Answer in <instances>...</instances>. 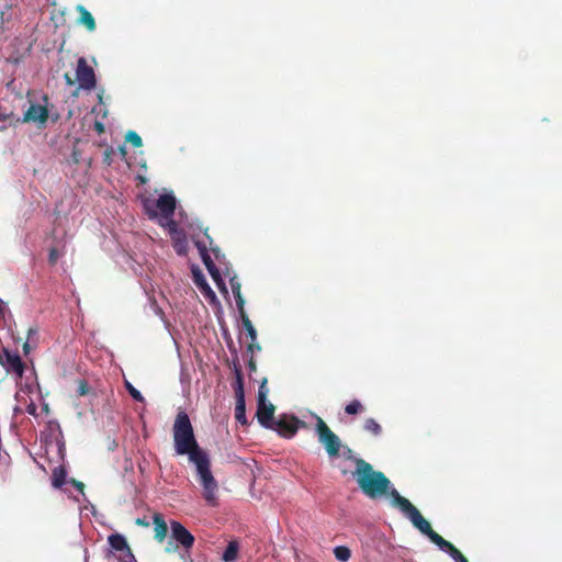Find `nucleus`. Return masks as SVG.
I'll use <instances>...</instances> for the list:
<instances>
[{
    "label": "nucleus",
    "instance_id": "1",
    "mask_svg": "<svg viewBox=\"0 0 562 562\" xmlns=\"http://www.w3.org/2000/svg\"><path fill=\"white\" fill-rule=\"evenodd\" d=\"M356 469L352 473L359 488L371 499H376L384 495L392 497L391 481L381 471H375L373 467L363 459L355 460Z\"/></svg>",
    "mask_w": 562,
    "mask_h": 562
},
{
    "label": "nucleus",
    "instance_id": "2",
    "mask_svg": "<svg viewBox=\"0 0 562 562\" xmlns=\"http://www.w3.org/2000/svg\"><path fill=\"white\" fill-rule=\"evenodd\" d=\"M172 435L177 454L188 456L189 460H193V458L206 452L199 446L191 420L183 411L178 412L176 416Z\"/></svg>",
    "mask_w": 562,
    "mask_h": 562
},
{
    "label": "nucleus",
    "instance_id": "3",
    "mask_svg": "<svg viewBox=\"0 0 562 562\" xmlns=\"http://www.w3.org/2000/svg\"><path fill=\"white\" fill-rule=\"evenodd\" d=\"M392 505L400 508L404 513L413 526L417 528L423 535L427 536L429 540L439 547L442 551H446L452 544L451 542L443 539L439 533L432 530L428 520H426L420 512L404 496H402L396 490H393Z\"/></svg>",
    "mask_w": 562,
    "mask_h": 562
},
{
    "label": "nucleus",
    "instance_id": "4",
    "mask_svg": "<svg viewBox=\"0 0 562 562\" xmlns=\"http://www.w3.org/2000/svg\"><path fill=\"white\" fill-rule=\"evenodd\" d=\"M392 505L400 508L404 513L413 526L417 528L423 535L427 536L429 540L439 547L442 551H446L452 544L451 542L443 539L439 533L432 530L428 520H426L420 512L404 496H402L396 490H393Z\"/></svg>",
    "mask_w": 562,
    "mask_h": 562
},
{
    "label": "nucleus",
    "instance_id": "5",
    "mask_svg": "<svg viewBox=\"0 0 562 562\" xmlns=\"http://www.w3.org/2000/svg\"><path fill=\"white\" fill-rule=\"evenodd\" d=\"M195 465L198 480L202 485V496L211 505H217L218 484L211 471V460L207 452L189 460Z\"/></svg>",
    "mask_w": 562,
    "mask_h": 562
},
{
    "label": "nucleus",
    "instance_id": "6",
    "mask_svg": "<svg viewBox=\"0 0 562 562\" xmlns=\"http://www.w3.org/2000/svg\"><path fill=\"white\" fill-rule=\"evenodd\" d=\"M315 432L318 441L324 446L330 458L338 457L341 448L340 438L328 427L322 417L315 415Z\"/></svg>",
    "mask_w": 562,
    "mask_h": 562
},
{
    "label": "nucleus",
    "instance_id": "7",
    "mask_svg": "<svg viewBox=\"0 0 562 562\" xmlns=\"http://www.w3.org/2000/svg\"><path fill=\"white\" fill-rule=\"evenodd\" d=\"M144 209L149 218H156L159 211L164 218H170L173 216L176 210V198L172 194H162L155 202L146 200L144 202Z\"/></svg>",
    "mask_w": 562,
    "mask_h": 562
},
{
    "label": "nucleus",
    "instance_id": "8",
    "mask_svg": "<svg viewBox=\"0 0 562 562\" xmlns=\"http://www.w3.org/2000/svg\"><path fill=\"white\" fill-rule=\"evenodd\" d=\"M171 529V539H173L178 544L171 547V542L166 548L167 552H175L178 549V546L183 547L186 550H190L194 544V536L179 521L171 520L170 521Z\"/></svg>",
    "mask_w": 562,
    "mask_h": 562
},
{
    "label": "nucleus",
    "instance_id": "9",
    "mask_svg": "<svg viewBox=\"0 0 562 562\" xmlns=\"http://www.w3.org/2000/svg\"><path fill=\"white\" fill-rule=\"evenodd\" d=\"M76 80L79 89L91 91L97 86L95 74L92 67L87 64L85 57H80L77 61Z\"/></svg>",
    "mask_w": 562,
    "mask_h": 562
},
{
    "label": "nucleus",
    "instance_id": "10",
    "mask_svg": "<svg viewBox=\"0 0 562 562\" xmlns=\"http://www.w3.org/2000/svg\"><path fill=\"white\" fill-rule=\"evenodd\" d=\"M304 426L305 423L293 415H281L277 420L273 422V428L271 429L276 430L280 436L284 438H292L295 436L299 428Z\"/></svg>",
    "mask_w": 562,
    "mask_h": 562
},
{
    "label": "nucleus",
    "instance_id": "11",
    "mask_svg": "<svg viewBox=\"0 0 562 562\" xmlns=\"http://www.w3.org/2000/svg\"><path fill=\"white\" fill-rule=\"evenodd\" d=\"M195 246H196V248H198V250L200 252L201 259H202L205 268L207 269L209 273L211 274L212 279L216 283L218 289L221 291L227 292L226 291V286H225V282L222 279V276H221V272H220L218 268L216 267V265L212 260V258H211V256H210V254L207 251L206 245L204 243L200 241V240H196L195 241Z\"/></svg>",
    "mask_w": 562,
    "mask_h": 562
},
{
    "label": "nucleus",
    "instance_id": "12",
    "mask_svg": "<svg viewBox=\"0 0 562 562\" xmlns=\"http://www.w3.org/2000/svg\"><path fill=\"white\" fill-rule=\"evenodd\" d=\"M0 364L4 367L8 372L15 373L18 376H22L24 372V364L21 357L7 348L0 351Z\"/></svg>",
    "mask_w": 562,
    "mask_h": 562
},
{
    "label": "nucleus",
    "instance_id": "13",
    "mask_svg": "<svg viewBox=\"0 0 562 562\" xmlns=\"http://www.w3.org/2000/svg\"><path fill=\"white\" fill-rule=\"evenodd\" d=\"M276 407L273 404L267 402H258L257 404V412L256 416L258 422L261 426L265 428H273V414H274Z\"/></svg>",
    "mask_w": 562,
    "mask_h": 562
},
{
    "label": "nucleus",
    "instance_id": "14",
    "mask_svg": "<svg viewBox=\"0 0 562 562\" xmlns=\"http://www.w3.org/2000/svg\"><path fill=\"white\" fill-rule=\"evenodd\" d=\"M48 119V110L40 104H31L30 108L25 111L23 114V117L21 119V122L29 123H45ZM16 122H20V119L15 120Z\"/></svg>",
    "mask_w": 562,
    "mask_h": 562
},
{
    "label": "nucleus",
    "instance_id": "15",
    "mask_svg": "<svg viewBox=\"0 0 562 562\" xmlns=\"http://www.w3.org/2000/svg\"><path fill=\"white\" fill-rule=\"evenodd\" d=\"M233 370L235 373V381L232 386L235 393V400L245 398L244 378L238 359L234 361Z\"/></svg>",
    "mask_w": 562,
    "mask_h": 562
},
{
    "label": "nucleus",
    "instance_id": "16",
    "mask_svg": "<svg viewBox=\"0 0 562 562\" xmlns=\"http://www.w3.org/2000/svg\"><path fill=\"white\" fill-rule=\"evenodd\" d=\"M153 524H154V531H155V539L158 542H162L166 539L167 532H168V526L165 521V518L161 514L156 513L153 516Z\"/></svg>",
    "mask_w": 562,
    "mask_h": 562
},
{
    "label": "nucleus",
    "instance_id": "17",
    "mask_svg": "<svg viewBox=\"0 0 562 562\" xmlns=\"http://www.w3.org/2000/svg\"><path fill=\"white\" fill-rule=\"evenodd\" d=\"M76 10L79 13L78 23L86 26L89 32H94L97 24L93 15L81 4L77 5Z\"/></svg>",
    "mask_w": 562,
    "mask_h": 562
},
{
    "label": "nucleus",
    "instance_id": "18",
    "mask_svg": "<svg viewBox=\"0 0 562 562\" xmlns=\"http://www.w3.org/2000/svg\"><path fill=\"white\" fill-rule=\"evenodd\" d=\"M193 280L195 285L200 289V291L204 294L205 297L214 300L215 293L206 282L204 276L199 270H193Z\"/></svg>",
    "mask_w": 562,
    "mask_h": 562
},
{
    "label": "nucleus",
    "instance_id": "19",
    "mask_svg": "<svg viewBox=\"0 0 562 562\" xmlns=\"http://www.w3.org/2000/svg\"><path fill=\"white\" fill-rule=\"evenodd\" d=\"M172 247L179 256H186L188 252V241L186 234H176L172 238Z\"/></svg>",
    "mask_w": 562,
    "mask_h": 562
},
{
    "label": "nucleus",
    "instance_id": "20",
    "mask_svg": "<svg viewBox=\"0 0 562 562\" xmlns=\"http://www.w3.org/2000/svg\"><path fill=\"white\" fill-rule=\"evenodd\" d=\"M108 541L111 548L114 549L115 551H121L123 553L125 552V550L131 549L130 546L127 544L126 539L120 533L109 536Z\"/></svg>",
    "mask_w": 562,
    "mask_h": 562
},
{
    "label": "nucleus",
    "instance_id": "21",
    "mask_svg": "<svg viewBox=\"0 0 562 562\" xmlns=\"http://www.w3.org/2000/svg\"><path fill=\"white\" fill-rule=\"evenodd\" d=\"M231 288H232V291H233V294H234V297L236 300V305H237V308L238 310H243L245 308V300L241 295V285H240V282L238 281L237 277H233L231 278Z\"/></svg>",
    "mask_w": 562,
    "mask_h": 562
},
{
    "label": "nucleus",
    "instance_id": "22",
    "mask_svg": "<svg viewBox=\"0 0 562 562\" xmlns=\"http://www.w3.org/2000/svg\"><path fill=\"white\" fill-rule=\"evenodd\" d=\"M67 471L63 465L56 467L52 473V484L55 488H60L66 482Z\"/></svg>",
    "mask_w": 562,
    "mask_h": 562
},
{
    "label": "nucleus",
    "instance_id": "23",
    "mask_svg": "<svg viewBox=\"0 0 562 562\" xmlns=\"http://www.w3.org/2000/svg\"><path fill=\"white\" fill-rule=\"evenodd\" d=\"M238 313H239L243 326L246 329L250 340H254V341L257 340V331H256L251 321L249 319L245 308L238 310Z\"/></svg>",
    "mask_w": 562,
    "mask_h": 562
},
{
    "label": "nucleus",
    "instance_id": "24",
    "mask_svg": "<svg viewBox=\"0 0 562 562\" xmlns=\"http://www.w3.org/2000/svg\"><path fill=\"white\" fill-rule=\"evenodd\" d=\"M235 418L239 424L247 425L248 422H247V417H246V401H245V398L236 400Z\"/></svg>",
    "mask_w": 562,
    "mask_h": 562
},
{
    "label": "nucleus",
    "instance_id": "25",
    "mask_svg": "<svg viewBox=\"0 0 562 562\" xmlns=\"http://www.w3.org/2000/svg\"><path fill=\"white\" fill-rule=\"evenodd\" d=\"M238 549V543L231 541L223 553V560L225 562H234L237 559Z\"/></svg>",
    "mask_w": 562,
    "mask_h": 562
},
{
    "label": "nucleus",
    "instance_id": "26",
    "mask_svg": "<svg viewBox=\"0 0 562 562\" xmlns=\"http://www.w3.org/2000/svg\"><path fill=\"white\" fill-rule=\"evenodd\" d=\"M13 112L8 111L2 105H0V131L5 130L9 125L13 124Z\"/></svg>",
    "mask_w": 562,
    "mask_h": 562
},
{
    "label": "nucleus",
    "instance_id": "27",
    "mask_svg": "<svg viewBox=\"0 0 562 562\" xmlns=\"http://www.w3.org/2000/svg\"><path fill=\"white\" fill-rule=\"evenodd\" d=\"M363 429L373 436H380L382 432L381 425L374 418H367L363 424Z\"/></svg>",
    "mask_w": 562,
    "mask_h": 562
},
{
    "label": "nucleus",
    "instance_id": "28",
    "mask_svg": "<svg viewBox=\"0 0 562 562\" xmlns=\"http://www.w3.org/2000/svg\"><path fill=\"white\" fill-rule=\"evenodd\" d=\"M335 558L340 562H347L351 557V551L345 546H338L334 549Z\"/></svg>",
    "mask_w": 562,
    "mask_h": 562
},
{
    "label": "nucleus",
    "instance_id": "29",
    "mask_svg": "<svg viewBox=\"0 0 562 562\" xmlns=\"http://www.w3.org/2000/svg\"><path fill=\"white\" fill-rule=\"evenodd\" d=\"M364 411V406L360 401L353 400L345 406V413L348 415H357Z\"/></svg>",
    "mask_w": 562,
    "mask_h": 562
},
{
    "label": "nucleus",
    "instance_id": "30",
    "mask_svg": "<svg viewBox=\"0 0 562 562\" xmlns=\"http://www.w3.org/2000/svg\"><path fill=\"white\" fill-rule=\"evenodd\" d=\"M125 139L136 148L143 145L142 137L135 131H128L125 135Z\"/></svg>",
    "mask_w": 562,
    "mask_h": 562
},
{
    "label": "nucleus",
    "instance_id": "31",
    "mask_svg": "<svg viewBox=\"0 0 562 562\" xmlns=\"http://www.w3.org/2000/svg\"><path fill=\"white\" fill-rule=\"evenodd\" d=\"M268 380L265 378L258 389V402H267L268 401V393L269 389L267 386Z\"/></svg>",
    "mask_w": 562,
    "mask_h": 562
},
{
    "label": "nucleus",
    "instance_id": "32",
    "mask_svg": "<svg viewBox=\"0 0 562 562\" xmlns=\"http://www.w3.org/2000/svg\"><path fill=\"white\" fill-rule=\"evenodd\" d=\"M125 387L128 392V394L137 402H140L143 403L145 401L144 396L142 395V393L135 389L128 381H125Z\"/></svg>",
    "mask_w": 562,
    "mask_h": 562
},
{
    "label": "nucleus",
    "instance_id": "33",
    "mask_svg": "<svg viewBox=\"0 0 562 562\" xmlns=\"http://www.w3.org/2000/svg\"><path fill=\"white\" fill-rule=\"evenodd\" d=\"M60 257L61 252H59L57 248L53 247L49 249L48 262L50 266H55Z\"/></svg>",
    "mask_w": 562,
    "mask_h": 562
},
{
    "label": "nucleus",
    "instance_id": "34",
    "mask_svg": "<svg viewBox=\"0 0 562 562\" xmlns=\"http://www.w3.org/2000/svg\"><path fill=\"white\" fill-rule=\"evenodd\" d=\"M168 222H167V226H168V231L170 233V236L171 238L176 235V234H182L183 232L182 231H179L178 229V224L170 217V218H167Z\"/></svg>",
    "mask_w": 562,
    "mask_h": 562
},
{
    "label": "nucleus",
    "instance_id": "35",
    "mask_svg": "<svg viewBox=\"0 0 562 562\" xmlns=\"http://www.w3.org/2000/svg\"><path fill=\"white\" fill-rule=\"evenodd\" d=\"M119 562H137L132 550H125V552L121 553L119 557Z\"/></svg>",
    "mask_w": 562,
    "mask_h": 562
},
{
    "label": "nucleus",
    "instance_id": "36",
    "mask_svg": "<svg viewBox=\"0 0 562 562\" xmlns=\"http://www.w3.org/2000/svg\"><path fill=\"white\" fill-rule=\"evenodd\" d=\"M447 553L457 562L460 560L463 554L459 549H457L453 544L450 546V548L447 550Z\"/></svg>",
    "mask_w": 562,
    "mask_h": 562
},
{
    "label": "nucleus",
    "instance_id": "37",
    "mask_svg": "<svg viewBox=\"0 0 562 562\" xmlns=\"http://www.w3.org/2000/svg\"><path fill=\"white\" fill-rule=\"evenodd\" d=\"M77 392H78L79 396H85L89 393V385H88L87 381H85V380L79 381V386H78Z\"/></svg>",
    "mask_w": 562,
    "mask_h": 562
},
{
    "label": "nucleus",
    "instance_id": "38",
    "mask_svg": "<svg viewBox=\"0 0 562 562\" xmlns=\"http://www.w3.org/2000/svg\"><path fill=\"white\" fill-rule=\"evenodd\" d=\"M26 339L31 341H37L38 342V329L37 327H30L27 329V337Z\"/></svg>",
    "mask_w": 562,
    "mask_h": 562
},
{
    "label": "nucleus",
    "instance_id": "39",
    "mask_svg": "<svg viewBox=\"0 0 562 562\" xmlns=\"http://www.w3.org/2000/svg\"><path fill=\"white\" fill-rule=\"evenodd\" d=\"M37 346V341H31L26 339V341L23 344V352L24 355H27L31 351V348H35Z\"/></svg>",
    "mask_w": 562,
    "mask_h": 562
},
{
    "label": "nucleus",
    "instance_id": "40",
    "mask_svg": "<svg viewBox=\"0 0 562 562\" xmlns=\"http://www.w3.org/2000/svg\"><path fill=\"white\" fill-rule=\"evenodd\" d=\"M261 350V347L260 345L257 342V340H251L248 346H247V351L250 352L251 355L255 352V351H260Z\"/></svg>",
    "mask_w": 562,
    "mask_h": 562
},
{
    "label": "nucleus",
    "instance_id": "41",
    "mask_svg": "<svg viewBox=\"0 0 562 562\" xmlns=\"http://www.w3.org/2000/svg\"><path fill=\"white\" fill-rule=\"evenodd\" d=\"M70 483H71V484H72V485H74V486H75L79 492H81V493L83 492L85 484H83L82 482H80V481H77V480L72 479V480L70 481Z\"/></svg>",
    "mask_w": 562,
    "mask_h": 562
},
{
    "label": "nucleus",
    "instance_id": "42",
    "mask_svg": "<svg viewBox=\"0 0 562 562\" xmlns=\"http://www.w3.org/2000/svg\"><path fill=\"white\" fill-rule=\"evenodd\" d=\"M248 369L250 372H256V370H257L256 361L252 356H250V358L248 360Z\"/></svg>",
    "mask_w": 562,
    "mask_h": 562
},
{
    "label": "nucleus",
    "instance_id": "43",
    "mask_svg": "<svg viewBox=\"0 0 562 562\" xmlns=\"http://www.w3.org/2000/svg\"><path fill=\"white\" fill-rule=\"evenodd\" d=\"M64 79L67 86H74L76 82V80L68 72L64 75Z\"/></svg>",
    "mask_w": 562,
    "mask_h": 562
},
{
    "label": "nucleus",
    "instance_id": "44",
    "mask_svg": "<svg viewBox=\"0 0 562 562\" xmlns=\"http://www.w3.org/2000/svg\"><path fill=\"white\" fill-rule=\"evenodd\" d=\"M135 524H136L137 526H142V527H148V526H149V521H148L145 517H143V518H137V519L135 520Z\"/></svg>",
    "mask_w": 562,
    "mask_h": 562
},
{
    "label": "nucleus",
    "instance_id": "45",
    "mask_svg": "<svg viewBox=\"0 0 562 562\" xmlns=\"http://www.w3.org/2000/svg\"><path fill=\"white\" fill-rule=\"evenodd\" d=\"M94 126H95V130H97L99 133H103V132H104V126H103V124H102V123L97 122Z\"/></svg>",
    "mask_w": 562,
    "mask_h": 562
},
{
    "label": "nucleus",
    "instance_id": "46",
    "mask_svg": "<svg viewBox=\"0 0 562 562\" xmlns=\"http://www.w3.org/2000/svg\"><path fill=\"white\" fill-rule=\"evenodd\" d=\"M35 411H36V408H35V406H34V405H32V406H30V407L27 408V412H29L30 414H32V415H34V414H35Z\"/></svg>",
    "mask_w": 562,
    "mask_h": 562
},
{
    "label": "nucleus",
    "instance_id": "47",
    "mask_svg": "<svg viewBox=\"0 0 562 562\" xmlns=\"http://www.w3.org/2000/svg\"><path fill=\"white\" fill-rule=\"evenodd\" d=\"M457 562H469L468 559L463 555L460 560H458Z\"/></svg>",
    "mask_w": 562,
    "mask_h": 562
}]
</instances>
